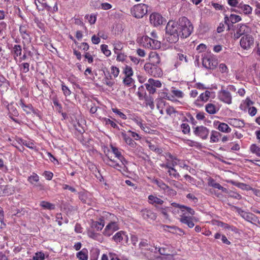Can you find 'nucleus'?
I'll use <instances>...</instances> for the list:
<instances>
[{
    "instance_id": "nucleus-1",
    "label": "nucleus",
    "mask_w": 260,
    "mask_h": 260,
    "mask_svg": "<svg viewBox=\"0 0 260 260\" xmlns=\"http://www.w3.org/2000/svg\"><path fill=\"white\" fill-rule=\"evenodd\" d=\"M176 26L180 37L183 38L188 37L193 30V26L190 21L186 17H180L177 22L171 21Z\"/></svg>"
},
{
    "instance_id": "nucleus-2",
    "label": "nucleus",
    "mask_w": 260,
    "mask_h": 260,
    "mask_svg": "<svg viewBox=\"0 0 260 260\" xmlns=\"http://www.w3.org/2000/svg\"><path fill=\"white\" fill-rule=\"evenodd\" d=\"M166 38L167 41L170 43H175L179 40L180 36L176 26L174 25L171 21H169L166 27Z\"/></svg>"
},
{
    "instance_id": "nucleus-3",
    "label": "nucleus",
    "mask_w": 260,
    "mask_h": 260,
    "mask_svg": "<svg viewBox=\"0 0 260 260\" xmlns=\"http://www.w3.org/2000/svg\"><path fill=\"white\" fill-rule=\"evenodd\" d=\"M233 207L235 209L236 211L246 221L253 224L259 223L258 217L254 214L245 212L236 206H233Z\"/></svg>"
},
{
    "instance_id": "nucleus-4",
    "label": "nucleus",
    "mask_w": 260,
    "mask_h": 260,
    "mask_svg": "<svg viewBox=\"0 0 260 260\" xmlns=\"http://www.w3.org/2000/svg\"><path fill=\"white\" fill-rule=\"evenodd\" d=\"M132 15L136 18H141L148 12V6L144 4L135 5L131 10Z\"/></svg>"
},
{
    "instance_id": "nucleus-5",
    "label": "nucleus",
    "mask_w": 260,
    "mask_h": 260,
    "mask_svg": "<svg viewBox=\"0 0 260 260\" xmlns=\"http://www.w3.org/2000/svg\"><path fill=\"white\" fill-rule=\"evenodd\" d=\"M251 32L250 28L245 24L240 23L235 26L234 37L239 39L242 35H248Z\"/></svg>"
},
{
    "instance_id": "nucleus-6",
    "label": "nucleus",
    "mask_w": 260,
    "mask_h": 260,
    "mask_svg": "<svg viewBox=\"0 0 260 260\" xmlns=\"http://www.w3.org/2000/svg\"><path fill=\"white\" fill-rule=\"evenodd\" d=\"M254 38L249 34L243 36L240 41L241 48L246 50L251 48L254 45Z\"/></svg>"
},
{
    "instance_id": "nucleus-7",
    "label": "nucleus",
    "mask_w": 260,
    "mask_h": 260,
    "mask_svg": "<svg viewBox=\"0 0 260 260\" xmlns=\"http://www.w3.org/2000/svg\"><path fill=\"white\" fill-rule=\"evenodd\" d=\"M218 64L217 60L213 56H205L202 58V64L207 69L214 70Z\"/></svg>"
},
{
    "instance_id": "nucleus-8",
    "label": "nucleus",
    "mask_w": 260,
    "mask_h": 260,
    "mask_svg": "<svg viewBox=\"0 0 260 260\" xmlns=\"http://www.w3.org/2000/svg\"><path fill=\"white\" fill-rule=\"evenodd\" d=\"M144 46L150 49H157L160 47L161 43L159 41L152 39L148 36H145L143 38Z\"/></svg>"
},
{
    "instance_id": "nucleus-9",
    "label": "nucleus",
    "mask_w": 260,
    "mask_h": 260,
    "mask_svg": "<svg viewBox=\"0 0 260 260\" xmlns=\"http://www.w3.org/2000/svg\"><path fill=\"white\" fill-rule=\"evenodd\" d=\"M144 69L150 75L154 77H159L162 74V71L157 65L146 63Z\"/></svg>"
},
{
    "instance_id": "nucleus-10",
    "label": "nucleus",
    "mask_w": 260,
    "mask_h": 260,
    "mask_svg": "<svg viewBox=\"0 0 260 260\" xmlns=\"http://www.w3.org/2000/svg\"><path fill=\"white\" fill-rule=\"evenodd\" d=\"M144 85L150 94H154L156 92V88L161 87V83L158 80L150 78Z\"/></svg>"
},
{
    "instance_id": "nucleus-11",
    "label": "nucleus",
    "mask_w": 260,
    "mask_h": 260,
    "mask_svg": "<svg viewBox=\"0 0 260 260\" xmlns=\"http://www.w3.org/2000/svg\"><path fill=\"white\" fill-rule=\"evenodd\" d=\"M219 100L228 105L232 103V96L231 93L225 89H221L218 93Z\"/></svg>"
},
{
    "instance_id": "nucleus-12",
    "label": "nucleus",
    "mask_w": 260,
    "mask_h": 260,
    "mask_svg": "<svg viewBox=\"0 0 260 260\" xmlns=\"http://www.w3.org/2000/svg\"><path fill=\"white\" fill-rule=\"evenodd\" d=\"M193 133L202 139L205 140L208 138L209 130L204 126H198L194 128Z\"/></svg>"
},
{
    "instance_id": "nucleus-13",
    "label": "nucleus",
    "mask_w": 260,
    "mask_h": 260,
    "mask_svg": "<svg viewBox=\"0 0 260 260\" xmlns=\"http://www.w3.org/2000/svg\"><path fill=\"white\" fill-rule=\"evenodd\" d=\"M150 22L154 26H157L162 24L164 22V18L160 14L157 13H153L150 16Z\"/></svg>"
},
{
    "instance_id": "nucleus-14",
    "label": "nucleus",
    "mask_w": 260,
    "mask_h": 260,
    "mask_svg": "<svg viewBox=\"0 0 260 260\" xmlns=\"http://www.w3.org/2000/svg\"><path fill=\"white\" fill-rule=\"evenodd\" d=\"M118 229L117 225L115 222H111L105 227L103 234L107 237H110L112 234Z\"/></svg>"
},
{
    "instance_id": "nucleus-15",
    "label": "nucleus",
    "mask_w": 260,
    "mask_h": 260,
    "mask_svg": "<svg viewBox=\"0 0 260 260\" xmlns=\"http://www.w3.org/2000/svg\"><path fill=\"white\" fill-rule=\"evenodd\" d=\"M140 214L144 219L147 220L149 219L154 220L156 218V214L150 209H143L141 211Z\"/></svg>"
},
{
    "instance_id": "nucleus-16",
    "label": "nucleus",
    "mask_w": 260,
    "mask_h": 260,
    "mask_svg": "<svg viewBox=\"0 0 260 260\" xmlns=\"http://www.w3.org/2000/svg\"><path fill=\"white\" fill-rule=\"evenodd\" d=\"M105 225V220L103 217L100 218L98 221L91 220L90 226L91 229L97 231H101Z\"/></svg>"
},
{
    "instance_id": "nucleus-17",
    "label": "nucleus",
    "mask_w": 260,
    "mask_h": 260,
    "mask_svg": "<svg viewBox=\"0 0 260 260\" xmlns=\"http://www.w3.org/2000/svg\"><path fill=\"white\" fill-rule=\"evenodd\" d=\"M213 125L214 126L216 127L217 129L221 132L229 133L231 131V128L225 123L216 121H214Z\"/></svg>"
},
{
    "instance_id": "nucleus-18",
    "label": "nucleus",
    "mask_w": 260,
    "mask_h": 260,
    "mask_svg": "<svg viewBox=\"0 0 260 260\" xmlns=\"http://www.w3.org/2000/svg\"><path fill=\"white\" fill-rule=\"evenodd\" d=\"M180 221L182 223L187 225V226L192 228L194 226V224L193 222V218L190 216H187L185 213L180 215Z\"/></svg>"
},
{
    "instance_id": "nucleus-19",
    "label": "nucleus",
    "mask_w": 260,
    "mask_h": 260,
    "mask_svg": "<svg viewBox=\"0 0 260 260\" xmlns=\"http://www.w3.org/2000/svg\"><path fill=\"white\" fill-rule=\"evenodd\" d=\"M149 61L148 63L158 65L160 62V57L159 55L155 52H152L149 54Z\"/></svg>"
},
{
    "instance_id": "nucleus-20",
    "label": "nucleus",
    "mask_w": 260,
    "mask_h": 260,
    "mask_svg": "<svg viewBox=\"0 0 260 260\" xmlns=\"http://www.w3.org/2000/svg\"><path fill=\"white\" fill-rule=\"evenodd\" d=\"M229 123L232 126L237 128H242L244 127L245 125V122L243 120L237 118L230 119Z\"/></svg>"
},
{
    "instance_id": "nucleus-21",
    "label": "nucleus",
    "mask_w": 260,
    "mask_h": 260,
    "mask_svg": "<svg viewBox=\"0 0 260 260\" xmlns=\"http://www.w3.org/2000/svg\"><path fill=\"white\" fill-rule=\"evenodd\" d=\"M121 136L125 142L132 148H135L136 146V143L131 138L130 135L127 133L122 132Z\"/></svg>"
},
{
    "instance_id": "nucleus-22",
    "label": "nucleus",
    "mask_w": 260,
    "mask_h": 260,
    "mask_svg": "<svg viewBox=\"0 0 260 260\" xmlns=\"http://www.w3.org/2000/svg\"><path fill=\"white\" fill-rule=\"evenodd\" d=\"M87 235L90 238L100 242L103 241L104 239L102 235L101 234L95 233L92 230H88L87 232Z\"/></svg>"
},
{
    "instance_id": "nucleus-23",
    "label": "nucleus",
    "mask_w": 260,
    "mask_h": 260,
    "mask_svg": "<svg viewBox=\"0 0 260 260\" xmlns=\"http://www.w3.org/2000/svg\"><path fill=\"white\" fill-rule=\"evenodd\" d=\"M11 53L15 59L22 54V47L20 45H14L11 50Z\"/></svg>"
},
{
    "instance_id": "nucleus-24",
    "label": "nucleus",
    "mask_w": 260,
    "mask_h": 260,
    "mask_svg": "<svg viewBox=\"0 0 260 260\" xmlns=\"http://www.w3.org/2000/svg\"><path fill=\"white\" fill-rule=\"evenodd\" d=\"M221 136V134L217 131H212L211 132L210 142V143H217L219 141V138Z\"/></svg>"
},
{
    "instance_id": "nucleus-25",
    "label": "nucleus",
    "mask_w": 260,
    "mask_h": 260,
    "mask_svg": "<svg viewBox=\"0 0 260 260\" xmlns=\"http://www.w3.org/2000/svg\"><path fill=\"white\" fill-rule=\"evenodd\" d=\"M238 8L246 15L251 14L252 11V8L249 5L242 3L238 5Z\"/></svg>"
},
{
    "instance_id": "nucleus-26",
    "label": "nucleus",
    "mask_w": 260,
    "mask_h": 260,
    "mask_svg": "<svg viewBox=\"0 0 260 260\" xmlns=\"http://www.w3.org/2000/svg\"><path fill=\"white\" fill-rule=\"evenodd\" d=\"M19 31L23 40H25L26 42H30L29 35L25 26H20L19 27Z\"/></svg>"
},
{
    "instance_id": "nucleus-27",
    "label": "nucleus",
    "mask_w": 260,
    "mask_h": 260,
    "mask_svg": "<svg viewBox=\"0 0 260 260\" xmlns=\"http://www.w3.org/2000/svg\"><path fill=\"white\" fill-rule=\"evenodd\" d=\"M205 110L209 114H214L217 113L218 109L216 106L212 103H208L205 106Z\"/></svg>"
},
{
    "instance_id": "nucleus-28",
    "label": "nucleus",
    "mask_w": 260,
    "mask_h": 260,
    "mask_svg": "<svg viewBox=\"0 0 260 260\" xmlns=\"http://www.w3.org/2000/svg\"><path fill=\"white\" fill-rule=\"evenodd\" d=\"M148 202L151 204L162 205L164 203L163 200L153 195L148 196Z\"/></svg>"
},
{
    "instance_id": "nucleus-29",
    "label": "nucleus",
    "mask_w": 260,
    "mask_h": 260,
    "mask_svg": "<svg viewBox=\"0 0 260 260\" xmlns=\"http://www.w3.org/2000/svg\"><path fill=\"white\" fill-rule=\"evenodd\" d=\"M35 4L39 11H43L44 9L50 11L51 7L46 3H41L39 0H35Z\"/></svg>"
},
{
    "instance_id": "nucleus-30",
    "label": "nucleus",
    "mask_w": 260,
    "mask_h": 260,
    "mask_svg": "<svg viewBox=\"0 0 260 260\" xmlns=\"http://www.w3.org/2000/svg\"><path fill=\"white\" fill-rule=\"evenodd\" d=\"M124 236L127 237L123 231H119L113 236L112 239L115 242L119 243L123 239Z\"/></svg>"
},
{
    "instance_id": "nucleus-31",
    "label": "nucleus",
    "mask_w": 260,
    "mask_h": 260,
    "mask_svg": "<svg viewBox=\"0 0 260 260\" xmlns=\"http://www.w3.org/2000/svg\"><path fill=\"white\" fill-rule=\"evenodd\" d=\"M211 95V92L206 90L205 92L201 93L198 98L197 101H202L206 102L209 100Z\"/></svg>"
},
{
    "instance_id": "nucleus-32",
    "label": "nucleus",
    "mask_w": 260,
    "mask_h": 260,
    "mask_svg": "<svg viewBox=\"0 0 260 260\" xmlns=\"http://www.w3.org/2000/svg\"><path fill=\"white\" fill-rule=\"evenodd\" d=\"M88 252L87 249H83L77 253V257L79 260H87L88 259Z\"/></svg>"
},
{
    "instance_id": "nucleus-33",
    "label": "nucleus",
    "mask_w": 260,
    "mask_h": 260,
    "mask_svg": "<svg viewBox=\"0 0 260 260\" xmlns=\"http://www.w3.org/2000/svg\"><path fill=\"white\" fill-rule=\"evenodd\" d=\"M19 105L26 114L30 113V110L32 109V106L31 104L25 105L24 103V101L21 99L20 101Z\"/></svg>"
},
{
    "instance_id": "nucleus-34",
    "label": "nucleus",
    "mask_w": 260,
    "mask_h": 260,
    "mask_svg": "<svg viewBox=\"0 0 260 260\" xmlns=\"http://www.w3.org/2000/svg\"><path fill=\"white\" fill-rule=\"evenodd\" d=\"M150 246V242L146 239H142L139 243V247L141 249H145L150 250L151 252L153 251V249H151L148 247Z\"/></svg>"
},
{
    "instance_id": "nucleus-35",
    "label": "nucleus",
    "mask_w": 260,
    "mask_h": 260,
    "mask_svg": "<svg viewBox=\"0 0 260 260\" xmlns=\"http://www.w3.org/2000/svg\"><path fill=\"white\" fill-rule=\"evenodd\" d=\"M40 205L44 209L53 210L55 208L54 204L45 201H41Z\"/></svg>"
},
{
    "instance_id": "nucleus-36",
    "label": "nucleus",
    "mask_w": 260,
    "mask_h": 260,
    "mask_svg": "<svg viewBox=\"0 0 260 260\" xmlns=\"http://www.w3.org/2000/svg\"><path fill=\"white\" fill-rule=\"evenodd\" d=\"M146 142L147 143L148 146L151 150H152L158 154H160L162 153V149L159 148L156 145L153 144L148 141H146Z\"/></svg>"
},
{
    "instance_id": "nucleus-37",
    "label": "nucleus",
    "mask_w": 260,
    "mask_h": 260,
    "mask_svg": "<svg viewBox=\"0 0 260 260\" xmlns=\"http://www.w3.org/2000/svg\"><path fill=\"white\" fill-rule=\"evenodd\" d=\"M39 176L35 173L32 174L28 177L27 181L32 185L39 181Z\"/></svg>"
},
{
    "instance_id": "nucleus-38",
    "label": "nucleus",
    "mask_w": 260,
    "mask_h": 260,
    "mask_svg": "<svg viewBox=\"0 0 260 260\" xmlns=\"http://www.w3.org/2000/svg\"><path fill=\"white\" fill-rule=\"evenodd\" d=\"M8 83L7 79L3 76L0 75V91H4L8 88Z\"/></svg>"
},
{
    "instance_id": "nucleus-39",
    "label": "nucleus",
    "mask_w": 260,
    "mask_h": 260,
    "mask_svg": "<svg viewBox=\"0 0 260 260\" xmlns=\"http://www.w3.org/2000/svg\"><path fill=\"white\" fill-rule=\"evenodd\" d=\"M3 193L6 196L12 194L15 191V188L12 185H6L3 189Z\"/></svg>"
},
{
    "instance_id": "nucleus-40",
    "label": "nucleus",
    "mask_w": 260,
    "mask_h": 260,
    "mask_svg": "<svg viewBox=\"0 0 260 260\" xmlns=\"http://www.w3.org/2000/svg\"><path fill=\"white\" fill-rule=\"evenodd\" d=\"M115 53H117L121 50L123 47V43L120 41H115L113 43Z\"/></svg>"
},
{
    "instance_id": "nucleus-41",
    "label": "nucleus",
    "mask_w": 260,
    "mask_h": 260,
    "mask_svg": "<svg viewBox=\"0 0 260 260\" xmlns=\"http://www.w3.org/2000/svg\"><path fill=\"white\" fill-rule=\"evenodd\" d=\"M8 110L9 111V115L13 116H18L19 115L18 112L16 108L13 106L12 105H8Z\"/></svg>"
},
{
    "instance_id": "nucleus-42",
    "label": "nucleus",
    "mask_w": 260,
    "mask_h": 260,
    "mask_svg": "<svg viewBox=\"0 0 260 260\" xmlns=\"http://www.w3.org/2000/svg\"><path fill=\"white\" fill-rule=\"evenodd\" d=\"M144 98L146 105L147 106H149L151 109H153L154 108V104L153 98L151 96H146Z\"/></svg>"
},
{
    "instance_id": "nucleus-43",
    "label": "nucleus",
    "mask_w": 260,
    "mask_h": 260,
    "mask_svg": "<svg viewBox=\"0 0 260 260\" xmlns=\"http://www.w3.org/2000/svg\"><path fill=\"white\" fill-rule=\"evenodd\" d=\"M250 150L252 153L260 157V147L257 146L256 144H252L250 147Z\"/></svg>"
},
{
    "instance_id": "nucleus-44",
    "label": "nucleus",
    "mask_w": 260,
    "mask_h": 260,
    "mask_svg": "<svg viewBox=\"0 0 260 260\" xmlns=\"http://www.w3.org/2000/svg\"><path fill=\"white\" fill-rule=\"evenodd\" d=\"M20 72L23 73H26L29 70V64L27 62H23L19 66Z\"/></svg>"
},
{
    "instance_id": "nucleus-45",
    "label": "nucleus",
    "mask_w": 260,
    "mask_h": 260,
    "mask_svg": "<svg viewBox=\"0 0 260 260\" xmlns=\"http://www.w3.org/2000/svg\"><path fill=\"white\" fill-rule=\"evenodd\" d=\"M168 173L171 177H174L176 179H178L180 177L179 174L177 172V170L174 168H170V170H168Z\"/></svg>"
},
{
    "instance_id": "nucleus-46",
    "label": "nucleus",
    "mask_w": 260,
    "mask_h": 260,
    "mask_svg": "<svg viewBox=\"0 0 260 260\" xmlns=\"http://www.w3.org/2000/svg\"><path fill=\"white\" fill-rule=\"evenodd\" d=\"M107 163L110 166L116 168L118 170H120V168H122V166L120 165L118 163H116V162L114 160H112L109 157H108V162Z\"/></svg>"
},
{
    "instance_id": "nucleus-47",
    "label": "nucleus",
    "mask_w": 260,
    "mask_h": 260,
    "mask_svg": "<svg viewBox=\"0 0 260 260\" xmlns=\"http://www.w3.org/2000/svg\"><path fill=\"white\" fill-rule=\"evenodd\" d=\"M132 76L125 77L123 80V84L127 86H131L134 83V80L132 78Z\"/></svg>"
},
{
    "instance_id": "nucleus-48",
    "label": "nucleus",
    "mask_w": 260,
    "mask_h": 260,
    "mask_svg": "<svg viewBox=\"0 0 260 260\" xmlns=\"http://www.w3.org/2000/svg\"><path fill=\"white\" fill-rule=\"evenodd\" d=\"M123 73L125 77L132 76L133 75V71L132 68L128 66H126L124 69Z\"/></svg>"
},
{
    "instance_id": "nucleus-49",
    "label": "nucleus",
    "mask_w": 260,
    "mask_h": 260,
    "mask_svg": "<svg viewBox=\"0 0 260 260\" xmlns=\"http://www.w3.org/2000/svg\"><path fill=\"white\" fill-rule=\"evenodd\" d=\"M230 21L232 23H237L238 22L242 20L241 17L239 15H235V14H231L230 16Z\"/></svg>"
},
{
    "instance_id": "nucleus-50",
    "label": "nucleus",
    "mask_w": 260,
    "mask_h": 260,
    "mask_svg": "<svg viewBox=\"0 0 260 260\" xmlns=\"http://www.w3.org/2000/svg\"><path fill=\"white\" fill-rule=\"evenodd\" d=\"M101 49L103 53L106 56H109L111 53L110 50L108 49V45L105 44H103L101 46Z\"/></svg>"
},
{
    "instance_id": "nucleus-51",
    "label": "nucleus",
    "mask_w": 260,
    "mask_h": 260,
    "mask_svg": "<svg viewBox=\"0 0 260 260\" xmlns=\"http://www.w3.org/2000/svg\"><path fill=\"white\" fill-rule=\"evenodd\" d=\"M182 132L184 134H188L190 132V126L187 123H183L181 125Z\"/></svg>"
},
{
    "instance_id": "nucleus-52",
    "label": "nucleus",
    "mask_w": 260,
    "mask_h": 260,
    "mask_svg": "<svg viewBox=\"0 0 260 260\" xmlns=\"http://www.w3.org/2000/svg\"><path fill=\"white\" fill-rule=\"evenodd\" d=\"M34 260H44L45 254L42 252H38L35 253V255L33 256Z\"/></svg>"
},
{
    "instance_id": "nucleus-53",
    "label": "nucleus",
    "mask_w": 260,
    "mask_h": 260,
    "mask_svg": "<svg viewBox=\"0 0 260 260\" xmlns=\"http://www.w3.org/2000/svg\"><path fill=\"white\" fill-rule=\"evenodd\" d=\"M171 92L174 96L178 98H182L184 96V93L183 92L178 89H173L171 91Z\"/></svg>"
},
{
    "instance_id": "nucleus-54",
    "label": "nucleus",
    "mask_w": 260,
    "mask_h": 260,
    "mask_svg": "<svg viewBox=\"0 0 260 260\" xmlns=\"http://www.w3.org/2000/svg\"><path fill=\"white\" fill-rule=\"evenodd\" d=\"M61 89L63 91V94L66 96H69L71 94V91L69 87L66 86L63 83L61 84Z\"/></svg>"
},
{
    "instance_id": "nucleus-55",
    "label": "nucleus",
    "mask_w": 260,
    "mask_h": 260,
    "mask_svg": "<svg viewBox=\"0 0 260 260\" xmlns=\"http://www.w3.org/2000/svg\"><path fill=\"white\" fill-rule=\"evenodd\" d=\"M103 120L105 123V124L108 125L110 124L112 127L117 128H118V125L113 121L111 120L109 118H103Z\"/></svg>"
},
{
    "instance_id": "nucleus-56",
    "label": "nucleus",
    "mask_w": 260,
    "mask_h": 260,
    "mask_svg": "<svg viewBox=\"0 0 260 260\" xmlns=\"http://www.w3.org/2000/svg\"><path fill=\"white\" fill-rule=\"evenodd\" d=\"M183 207V209L182 210V212H183L182 213H185L186 214V212H187L191 215H194L195 212L192 208L188 207L185 206H183V207Z\"/></svg>"
},
{
    "instance_id": "nucleus-57",
    "label": "nucleus",
    "mask_w": 260,
    "mask_h": 260,
    "mask_svg": "<svg viewBox=\"0 0 260 260\" xmlns=\"http://www.w3.org/2000/svg\"><path fill=\"white\" fill-rule=\"evenodd\" d=\"M112 111L114 113L117 114L121 118L123 119H126V116L124 113L120 111L119 110H118V109L113 108L112 109Z\"/></svg>"
},
{
    "instance_id": "nucleus-58",
    "label": "nucleus",
    "mask_w": 260,
    "mask_h": 260,
    "mask_svg": "<svg viewBox=\"0 0 260 260\" xmlns=\"http://www.w3.org/2000/svg\"><path fill=\"white\" fill-rule=\"evenodd\" d=\"M111 150L112 152L115 155V157L119 158L122 156L121 153L119 151L118 149L115 147L111 146Z\"/></svg>"
},
{
    "instance_id": "nucleus-59",
    "label": "nucleus",
    "mask_w": 260,
    "mask_h": 260,
    "mask_svg": "<svg viewBox=\"0 0 260 260\" xmlns=\"http://www.w3.org/2000/svg\"><path fill=\"white\" fill-rule=\"evenodd\" d=\"M155 182L160 188L165 190L169 188V186L162 181L155 180Z\"/></svg>"
},
{
    "instance_id": "nucleus-60",
    "label": "nucleus",
    "mask_w": 260,
    "mask_h": 260,
    "mask_svg": "<svg viewBox=\"0 0 260 260\" xmlns=\"http://www.w3.org/2000/svg\"><path fill=\"white\" fill-rule=\"evenodd\" d=\"M228 193L229 194V196L230 197L234 198V199H236L237 200H240L242 198V196L240 194L236 193V192H232V191H230V192L228 191Z\"/></svg>"
},
{
    "instance_id": "nucleus-61",
    "label": "nucleus",
    "mask_w": 260,
    "mask_h": 260,
    "mask_svg": "<svg viewBox=\"0 0 260 260\" xmlns=\"http://www.w3.org/2000/svg\"><path fill=\"white\" fill-rule=\"evenodd\" d=\"M126 133L128 135H130L131 137H133L136 140H138L141 138L139 134L134 132H132L129 130Z\"/></svg>"
},
{
    "instance_id": "nucleus-62",
    "label": "nucleus",
    "mask_w": 260,
    "mask_h": 260,
    "mask_svg": "<svg viewBox=\"0 0 260 260\" xmlns=\"http://www.w3.org/2000/svg\"><path fill=\"white\" fill-rule=\"evenodd\" d=\"M20 141H21V142L22 143V145L26 146L27 147L29 148H30V149H33L34 147V144L32 142H27L25 140H21L20 139Z\"/></svg>"
},
{
    "instance_id": "nucleus-63",
    "label": "nucleus",
    "mask_w": 260,
    "mask_h": 260,
    "mask_svg": "<svg viewBox=\"0 0 260 260\" xmlns=\"http://www.w3.org/2000/svg\"><path fill=\"white\" fill-rule=\"evenodd\" d=\"M116 54H117L116 60L117 61H123L125 59V58L126 57V56L123 53L117 52V53H116Z\"/></svg>"
},
{
    "instance_id": "nucleus-64",
    "label": "nucleus",
    "mask_w": 260,
    "mask_h": 260,
    "mask_svg": "<svg viewBox=\"0 0 260 260\" xmlns=\"http://www.w3.org/2000/svg\"><path fill=\"white\" fill-rule=\"evenodd\" d=\"M111 73L114 77H117L119 74V69L116 67H112Z\"/></svg>"
}]
</instances>
